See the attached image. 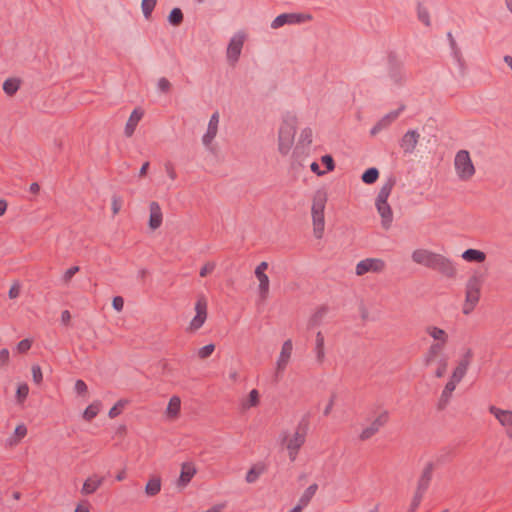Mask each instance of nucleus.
I'll list each match as a JSON object with an SVG mask.
<instances>
[{
    "instance_id": "nucleus-53",
    "label": "nucleus",
    "mask_w": 512,
    "mask_h": 512,
    "mask_svg": "<svg viewBox=\"0 0 512 512\" xmlns=\"http://www.w3.org/2000/svg\"><path fill=\"white\" fill-rule=\"evenodd\" d=\"M321 162L326 167L327 171H332L335 167L334 159L331 155L322 156Z\"/></svg>"
},
{
    "instance_id": "nucleus-57",
    "label": "nucleus",
    "mask_w": 512,
    "mask_h": 512,
    "mask_svg": "<svg viewBox=\"0 0 512 512\" xmlns=\"http://www.w3.org/2000/svg\"><path fill=\"white\" fill-rule=\"evenodd\" d=\"M216 265L213 262H207L201 269H200V276L206 277L208 274L212 273L215 269Z\"/></svg>"
},
{
    "instance_id": "nucleus-37",
    "label": "nucleus",
    "mask_w": 512,
    "mask_h": 512,
    "mask_svg": "<svg viewBox=\"0 0 512 512\" xmlns=\"http://www.w3.org/2000/svg\"><path fill=\"white\" fill-rule=\"evenodd\" d=\"M405 105H401L397 110L391 111L382 117L379 121L382 125L387 128L392 122H394L400 115L402 111H404Z\"/></svg>"
},
{
    "instance_id": "nucleus-59",
    "label": "nucleus",
    "mask_w": 512,
    "mask_h": 512,
    "mask_svg": "<svg viewBox=\"0 0 512 512\" xmlns=\"http://www.w3.org/2000/svg\"><path fill=\"white\" fill-rule=\"evenodd\" d=\"M88 390V387L86 385V383L83 381V380H77L76 383H75V391L79 394V395H84Z\"/></svg>"
},
{
    "instance_id": "nucleus-49",
    "label": "nucleus",
    "mask_w": 512,
    "mask_h": 512,
    "mask_svg": "<svg viewBox=\"0 0 512 512\" xmlns=\"http://www.w3.org/2000/svg\"><path fill=\"white\" fill-rule=\"evenodd\" d=\"M29 387L27 384H21L17 388L16 397L19 403H22L28 396Z\"/></svg>"
},
{
    "instance_id": "nucleus-27",
    "label": "nucleus",
    "mask_w": 512,
    "mask_h": 512,
    "mask_svg": "<svg viewBox=\"0 0 512 512\" xmlns=\"http://www.w3.org/2000/svg\"><path fill=\"white\" fill-rule=\"evenodd\" d=\"M462 258L467 262L482 263L486 259V254L477 249H467L463 252Z\"/></svg>"
},
{
    "instance_id": "nucleus-47",
    "label": "nucleus",
    "mask_w": 512,
    "mask_h": 512,
    "mask_svg": "<svg viewBox=\"0 0 512 512\" xmlns=\"http://www.w3.org/2000/svg\"><path fill=\"white\" fill-rule=\"evenodd\" d=\"M448 366V360L446 357H440L438 360V368L435 372L437 378H441L445 375Z\"/></svg>"
},
{
    "instance_id": "nucleus-41",
    "label": "nucleus",
    "mask_w": 512,
    "mask_h": 512,
    "mask_svg": "<svg viewBox=\"0 0 512 512\" xmlns=\"http://www.w3.org/2000/svg\"><path fill=\"white\" fill-rule=\"evenodd\" d=\"M313 132L309 127L304 128L299 136L298 146H309L312 143Z\"/></svg>"
},
{
    "instance_id": "nucleus-50",
    "label": "nucleus",
    "mask_w": 512,
    "mask_h": 512,
    "mask_svg": "<svg viewBox=\"0 0 512 512\" xmlns=\"http://www.w3.org/2000/svg\"><path fill=\"white\" fill-rule=\"evenodd\" d=\"M214 350H215L214 344L205 345L204 347L199 349L198 356L201 359H206L211 356V354L214 352Z\"/></svg>"
},
{
    "instance_id": "nucleus-52",
    "label": "nucleus",
    "mask_w": 512,
    "mask_h": 512,
    "mask_svg": "<svg viewBox=\"0 0 512 512\" xmlns=\"http://www.w3.org/2000/svg\"><path fill=\"white\" fill-rule=\"evenodd\" d=\"M32 346V341L30 339H23L17 345V351L19 353H26Z\"/></svg>"
},
{
    "instance_id": "nucleus-36",
    "label": "nucleus",
    "mask_w": 512,
    "mask_h": 512,
    "mask_svg": "<svg viewBox=\"0 0 512 512\" xmlns=\"http://www.w3.org/2000/svg\"><path fill=\"white\" fill-rule=\"evenodd\" d=\"M265 468L262 465H254L246 474L245 480L247 483H255L261 474H263Z\"/></svg>"
},
{
    "instance_id": "nucleus-11",
    "label": "nucleus",
    "mask_w": 512,
    "mask_h": 512,
    "mask_svg": "<svg viewBox=\"0 0 512 512\" xmlns=\"http://www.w3.org/2000/svg\"><path fill=\"white\" fill-rule=\"evenodd\" d=\"M389 420V413L387 411H383L380 413L375 420L363 431L361 432L359 438L362 441H366L373 437L376 433L380 431L382 427H384Z\"/></svg>"
},
{
    "instance_id": "nucleus-60",
    "label": "nucleus",
    "mask_w": 512,
    "mask_h": 512,
    "mask_svg": "<svg viewBox=\"0 0 512 512\" xmlns=\"http://www.w3.org/2000/svg\"><path fill=\"white\" fill-rule=\"evenodd\" d=\"M112 306L116 311H121L124 306V300L121 296H116L113 298Z\"/></svg>"
},
{
    "instance_id": "nucleus-14",
    "label": "nucleus",
    "mask_w": 512,
    "mask_h": 512,
    "mask_svg": "<svg viewBox=\"0 0 512 512\" xmlns=\"http://www.w3.org/2000/svg\"><path fill=\"white\" fill-rule=\"evenodd\" d=\"M218 124H219V113L214 112L210 117L207 131L202 138V142L207 148H210L212 141L214 140V138L217 135Z\"/></svg>"
},
{
    "instance_id": "nucleus-42",
    "label": "nucleus",
    "mask_w": 512,
    "mask_h": 512,
    "mask_svg": "<svg viewBox=\"0 0 512 512\" xmlns=\"http://www.w3.org/2000/svg\"><path fill=\"white\" fill-rule=\"evenodd\" d=\"M157 4V0H142L141 8L144 17L149 20L151 18L152 12L155 9Z\"/></svg>"
},
{
    "instance_id": "nucleus-21",
    "label": "nucleus",
    "mask_w": 512,
    "mask_h": 512,
    "mask_svg": "<svg viewBox=\"0 0 512 512\" xmlns=\"http://www.w3.org/2000/svg\"><path fill=\"white\" fill-rule=\"evenodd\" d=\"M143 114V111L139 108H136L132 111L124 130V133L127 137H131L134 134L139 121L143 117Z\"/></svg>"
},
{
    "instance_id": "nucleus-33",
    "label": "nucleus",
    "mask_w": 512,
    "mask_h": 512,
    "mask_svg": "<svg viewBox=\"0 0 512 512\" xmlns=\"http://www.w3.org/2000/svg\"><path fill=\"white\" fill-rule=\"evenodd\" d=\"M20 88V80L17 78H8L3 83V91L8 96H13Z\"/></svg>"
},
{
    "instance_id": "nucleus-48",
    "label": "nucleus",
    "mask_w": 512,
    "mask_h": 512,
    "mask_svg": "<svg viewBox=\"0 0 512 512\" xmlns=\"http://www.w3.org/2000/svg\"><path fill=\"white\" fill-rule=\"evenodd\" d=\"M466 372H467V370H465L464 368L457 365V367L453 371L450 381L457 385L463 379Z\"/></svg>"
},
{
    "instance_id": "nucleus-56",
    "label": "nucleus",
    "mask_w": 512,
    "mask_h": 512,
    "mask_svg": "<svg viewBox=\"0 0 512 512\" xmlns=\"http://www.w3.org/2000/svg\"><path fill=\"white\" fill-rule=\"evenodd\" d=\"M79 271L78 266H72L64 273L62 279L65 283H69L73 276Z\"/></svg>"
},
{
    "instance_id": "nucleus-61",
    "label": "nucleus",
    "mask_w": 512,
    "mask_h": 512,
    "mask_svg": "<svg viewBox=\"0 0 512 512\" xmlns=\"http://www.w3.org/2000/svg\"><path fill=\"white\" fill-rule=\"evenodd\" d=\"M421 501H422V498L414 495L407 512H415L417 510V508L419 507Z\"/></svg>"
},
{
    "instance_id": "nucleus-5",
    "label": "nucleus",
    "mask_w": 512,
    "mask_h": 512,
    "mask_svg": "<svg viewBox=\"0 0 512 512\" xmlns=\"http://www.w3.org/2000/svg\"><path fill=\"white\" fill-rule=\"evenodd\" d=\"M454 166L457 176L462 181L470 180L475 174V167L467 150L456 153Z\"/></svg>"
},
{
    "instance_id": "nucleus-12",
    "label": "nucleus",
    "mask_w": 512,
    "mask_h": 512,
    "mask_svg": "<svg viewBox=\"0 0 512 512\" xmlns=\"http://www.w3.org/2000/svg\"><path fill=\"white\" fill-rule=\"evenodd\" d=\"M489 412L495 416L499 423L505 427L506 435L512 439V411L502 410L494 405L489 407Z\"/></svg>"
},
{
    "instance_id": "nucleus-10",
    "label": "nucleus",
    "mask_w": 512,
    "mask_h": 512,
    "mask_svg": "<svg viewBox=\"0 0 512 512\" xmlns=\"http://www.w3.org/2000/svg\"><path fill=\"white\" fill-rule=\"evenodd\" d=\"M386 267L385 262L379 258H366L356 265V275L362 276L368 272L380 273Z\"/></svg>"
},
{
    "instance_id": "nucleus-40",
    "label": "nucleus",
    "mask_w": 512,
    "mask_h": 512,
    "mask_svg": "<svg viewBox=\"0 0 512 512\" xmlns=\"http://www.w3.org/2000/svg\"><path fill=\"white\" fill-rule=\"evenodd\" d=\"M184 19L183 12L180 8H173L168 16V21L173 26H179Z\"/></svg>"
},
{
    "instance_id": "nucleus-39",
    "label": "nucleus",
    "mask_w": 512,
    "mask_h": 512,
    "mask_svg": "<svg viewBox=\"0 0 512 512\" xmlns=\"http://www.w3.org/2000/svg\"><path fill=\"white\" fill-rule=\"evenodd\" d=\"M327 310L328 309L324 306L320 307L309 319L308 328L318 326L321 323L323 317L326 315Z\"/></svg>"
},
{
    "instance_id": "nucleus-4",
    "label": "nucleus",
    "mask_w": 512,
    "mask_h": 512,
    "mask_svg": "<svg viewBox=\"0 0 512 512\" xmlns=\"http://www.w3.org/2000/svg\"><path fill=\"white\" fill-rule=\"evenodd\" d=\"M481 286L482 281L476 275L470 277L467 281L465 303L462 310L465 315L470 314L479 302Z\"/></svg>"
},
{
    "instance_id": "nucleus-28",
    "label": "nucleus",
    "mask_w": 512,
    "mask_h": 512,
    "mask_svg": "<svg viewBox=\"0 0 512 512\" xmlns=\"http://www.w3.org/2000/svg\"><path fill=\"white\" fill-rule=\"evenodd\" d=\"M455 388H456V384L451 382L450 380L446 383V385L442 391V394L440 396V399H439V404H438L439 409H444L446 407Z\"/></svg>"
},
{
    "instance_id": "nucleus-8",
    "label": "nucleus",
    "mask_w": 512,
    "mask_h": 512,
    "mask_svg": "<svg viewBox=\"0 0 512 512\" xmlns=\"http://www.w3.org/2000/svg\"><path fill=\"white\" fill-rule=\"evenodd\" d=\"M246 35L244 32H237L231 39L227 47V59L233 65L240 57Z\"/></svg>"
},
{
    "instance_id": "nucleus-15",
    "label": "nucleus",
    "mask_w": 512,
    "mask_h": 512,
    "mask_svg": "<svg viewBox=\"0 0 512 512\" xmlns=\"http://www.w3.org/2000/svg\"><path fill=\"white\" fill-rule=\"evenodd\" d=\"M292 350V341L288 339L283 343L279 358L277 360V373H281L286 369L287 364L291 358Z\"/></svg>"
},
{
    "instance_id": "nucleus-38",
    "label": "nucleus",
    "mask_w": 512,
    "mask_h": 512,
    "mask_svg": "<svg viewBox=\"0 0 512 512\" xmlns=\"http://www.w3.org/2000/svg\"><path fill=\"white\" fill-rule=\"evenodd\" d=\"M379 178V171L375 167L368 168L364 171V173L361 176V180L365 184H373L375 183Z\"/></svg>"
},
{
    "instance_id": "nucleus-17",
    "label": "nucleus",
    "mask_w": 512,
    "mask_h": 512,
    "mask_svg": "<svg viewBox=\"0 0 512 512\" xmlns=\"http://www.w3.org/2000/svg\"><path fill=\"white\" fill-rule=\"evenodd\" d=\"M196 472V467L192 462L182 463L181 473L177 481V485L182 488L186 487L195 476Z\"/></svg>"
},
{
    "instance_id": "nucleus-24",
    "label": "nucleus",
    "mask_w": 512,
    "mask_h": 512,
    "mask_svg": "<svg viewBox=\"0 0 512 512\" xmlns=\"http://www.w3.org/2000/svg\"><path fill=\"white\" fill-rule=\"evenodd\" d=\"M318 490V485L316 483L311 484L306 488V490L303 492L301 497L299 498L297 507H300L301 510L305 508L311 501V499L314 497Z\"/></svg>"
},
{
    "instance_id": "nucleus-55",
    "label": "nucleus",
    "mask_w": 512,
    "mask_h": 512,
    "mask_svg": "<svg viewBox=\"0 0 512 512\" xmlns=\"http://www.w3.org/2000/svg\"><path fill=\"white\" fill-rule=\"evenodd\" d=\"M122 206V199L118 195L112 196V212L114 215L118 214Z\"/></svg>"
},
{
    "instance_id": "nucleus-35",
    "label": "nucleus",
    "mask_w": 512,
    "mask_h": 512,
    "mask_svg": "<svg viewBox=\"0 0 512 512\" xmlns=\"http://www.w3.org/2000/svg\"><path fill=\"white\" fill-rule=\"evenodd\" d=\"M326 200V195L318 192L314 196L311 212H324Z\"/></svg>"
},
{
    "instance_id": "nucleus-1",
    "label": "nucleus",
    "mask_w": 512,
    "mask_h": 512,
    "mask_svg": "<svg viewBox=\"0 0 512 512\" xmlns=\"http://www.w3.org/2000/svg\"><path fill=\"white\" fill-rule=\"evenodd\" d=\"M411 257L415 263L437 271L447 278L452 279L457 275L453 262L441 254L426 249H416Z\"/></svg>"
},
{
    "instance_id": "nucleus-3",
    "label": "nucleus",
    "mask_w": 512,
    "mask_h": 512,
    "mask_svg": "<svg viewBox=\"0 0 512 512\" xmlns=\"http://www.w3.org/2000/svg\"><path fill=\"white\" fill-rule=\"evenodd\" d=\"M308 425V419L305 417L298 423L292 436L289 437L288 435H285L283 438V442L286 445L291 462L296 460L299 450L306 441Z\"/></svg>"
},
{
    "instance_id": "nucleus-32",
    "label": "nucleus",
    "mask_w": 512,
    "mask_h": 512,
    "mask_svg": "<svg viewBox=\"0 0 512 512\" xmlns=\"http://www.w3.org/2000/svg\"><path fill=\"white\" fill-rule=\"evenodd\" d=\"M161 491V479L160 477H152L149 479L145 486V493L152 497L157 495Z\"/></svg>"
},
{
    "instance_id": "nucleus-45",
    "label": "nucleus",
    "mask_w": 512,
    "mask_h": 512,
    "mask_svg": "<svg viewBox=\"0 0 512 512\" xmlns=\"http://www.w3.org/2000/svg\"><path fill=\"white\" fill-rule=\"evenodd\" d=\"M259 403V392L256 389H252L249 393L248 399L243 403L245 409L255 407Z\"/></svg>"
},
{
    "instance_id": "nucleus-22",
    "label": "nucleus",
    "mask_w": 512,
    "mask_h": 512,
    "mask_svg": "<svg viewBox=\"0 0 512 512\" xmlns=\"http://www.w3.org/2000/svg\"><path fill=\"white\" fill-rule=\"evenodd\" d=\"M446 345L432 343L424 355L423 363L430 366L441 355Z\"/></svg>"
},
{
    "instance_id": "nucleus-51",
    "label": "nucleus",
    "mask_w": 512,
    "mask_h": 512,
    "mask_svg": "<svg viewBox=\"0 0 512 512\" xmlns=\"http://www.w3.org/2000/svg\"><path fill=\"white\" fill-rule=\"evenodd\" d=\"M171 87H172V85L167 78L162 77L158 80V89L161 92L168 93L171 90Z\"/></svg>"
},
{
    "instance_id": "nucleus-44",
    "label": "nucleus",
    "mask_w": 512,
    "mask_h": 512,
    "mask_svg": "<svg viewBox=\"0 0 512 512\" xmlns=\"http://www.w3.org/2000/svg\"><path fill=\"white\" fill-rule=\"evenodd\" d=\"M128 404V400L120 399L116 402V404L109 410L108 416L110 418H115L122 413L124 407Z\"/></svg>"
},
{
    "instance_id": "nucleus-31",
    "label": "nucleus",
    "mask_w": 512,
    "mask_h": 512,
    "mask_svg": "<svg viewBox=\"0 0 512 512\" xmlns=\"http://www.w3.org/2000/svg\"><path fill=\"white\" fill-rule=\"evenodd\" d=\"M181 408V400L178 396H173L170 398L166 413L167 416L171 419H175L179 416Z\"/></svg>"
},
{
    "instance_id": "nucleus-58",
    "label": "nucleus",
    "mask_w": 512,
    "mask_h": 512,
    "mask_svg": "<svg viewBox=\"0 0 512 512\" xmlns=\"http://www.w3.org/2000/svg\"><path fill=\"white\" fill-rule=\"evenodd\" d=\"M21 291V287L19 282H15L9 289L8 296L10 299H15L19 297Z\"/></svg>"
},
{
    "instance_id": "nucleus-20",
    "label": "nucleus",
    "mask_w": 512,
    "mask_h": 512,
    "mask_svg": "<svg viewBox=\"0 0 512 512\" xmlns=\"http://www.w3.org/2000/svg\"><path fill=\"white\" fill-rule=\"evenodd\" d=\"M149 209H150L149 227L152 230H156L162 224L163 215H162L161 207L158 204V202L153 201L150 203Z\"/></svg>"
},
{
    "instance_id": "nucleus-54",
    "label": "nucleus",
    "mask_w": 512,
    "mask_h": 512,
    "mask_svg": "<svg viewBox=\"0 0 512 512\" xmlns=\"http://www.w3.org/2000/svg\"><path fill=\"white\" fill-rule=\"evenodd\" d=\"M32 376L36 384H40L42 382L43 375L39 365L32 366Z\"/></svg>"
},
{
    "instance_id": "nucleus-19",
    "label": "nucleus",
    "mask_w": 512,
    "mask_h": 512,
    "mask_svg": "<svg viewBox=\"0 0 512 512\" xmlns=\"http://www.w3.org/2000/svg\"><path fill=\"white\" fill-rule=\"evenodd\" d=\"M378 213L381 216V224L384 229H389L393 221V212L388 202L375 203Z\"/></svg>"
},
{
    "instance_id": "nucleus-2",
    "label": "nucleus",
    "mask_w": 512,
    "mask_h": 512,
    "mask_svg": "<svg viewBox=\"0 0 512 512\" xmlns=\"http://www.w3.org/2000/svg\"><path fill=\"white\" fill-rule=\"evenodd\" d=\"M298 119L295 114L287 112L283 115L278 131V150L287 155L294 143Z\"/></svg>"
},
{
    "instance_id": "nucleus-16",
    "label": "nucleus",
    "mask_w": 512,
    "mask_h": 512,
    "mask_svg": "<svg viewBox=\"0 0 512 512\" xmlns=\"http://www.w3.org/2000/svg\"><path fill=\"white\" fill-rule=\"evenodd\" d=\"M388 76L398 86L403 85L407 78L403 65L397 62H390Z\"/></svg>"
},
{
    "instance_id": "nucleus-30",
    "label": "nucleus",
    "mask_w": 512,
    "mask_h": 512,
    "mask_svg": "<svg viewBox=\"0 0 512 512\" xmlns=\"http://www.w3.org/2000/svg\"><path fill=\"white\" fill-rule=\"evenodd\" d=\"M447 37H448V40H449V44H450V47H451V50H452V55H453L454 59L459 64V66L462 69H464L465 68V61L463 59V56H462V53H461L459 47L457 46V43H456L455 39L453 38L452 33L448 32Z\"/></svg>"
},
{
    "instance_id": "nucleus-25",
    "label": "nucleus",
    "mask_w": 512,
    "mask_h": 512,
    "mask_svg": "<svg viewBox=\"0 0 512 512\" xmlns=\"http://www.w3.org/2000/svg\"><path fill=\"white\" fill-rule=\"evenodd\" d=\"M313 219V230L316 238L320 239L323 236L324 232V212H314L312 213Z\"/></svg>"
},
{
    "instance_id": "nucleus-46",
    "label": "nucleus",
    "mask_w": 512,
    "mask_h": 512,
    "mask_svg": "<svg viewBox=\"0 0 512 512\" xmlns=\"http://www.w3.org/2000/svg\"><path fill=\"white\" fill-rule=\"evenodd\" d=\"M418 19L426 26H430V16L428 10L421 4L417 7Z\"/></svg>"
},
{
    "instance_id": "nucleus-13",
    "label": "nucleus",
    "mask_w": 512,
    "mask_h": 512,
    "mask_svg": "<svg viewBox=\"0 0 512 512\" xmlns=\"http://www.w3.org/2000/svg\"><path fill=\"white\" fill-rule=\"evenodd\" d=\"M420 134L416 130H408L401 138L400 147L404 153L411 154L419 141Z\"/></svg>"
},
{
    "instance_id": "nucleus-64",
    "label": "nucleus",
    "mask_w": 512,
    "mask_h": 512,
    "mask_svg": "<svg viewBox=\"0 0 512 512\" xmlns=\"http://www.w3.org/2000/svg\"><path fill=\"white\" fill-rule=\"evenodd\" d=\"M15 434L19 438H23L27 434V428L24 425H18L15 429Z\"/></svg>"
},
{
    "instance_id": "nucleus-23",
    "label": "nucleus",
    "mask_w": 512,
    "mask_h": 512,
    "mask_svg": "<svg viewBox=\"0 0 512 512\" xmlns=\"http://www.w3.org/2000/svg\"><path fill=\"white\" fill-rule=\"evenodd\" d=\"M425 332L434 339V343L446 345L448 342V334L445 330L436 326H427Z\"/></svg>"
},
{
    "instance_id": "nucleus-9",
    "label": "nucleus",
    "mask_w": 512,
    "mask_h": 512,
    "mask_svg": "<svg viewBox=\"0 0 512 512\" xmlns=\"http://www.w3.org/2000/svg\"><path fill=\"white\" fill-rule=\"evenodd\" d=\"M434 470H435L434 462L430 461V462L426 463V465L424 466L422 473L418 479L417 488H416V491L414 494L415 496H418L423 499L424 494L426 493V491L428 490V488L430 486V482L432 480Z\"/></svg>"
},
{
    "instance_id": "nucleus-29",
    "label": "nucleus",
    "mask_w": 512,
    "mask_h": 512,
    "mask_svg": "<svg viewBox=\"0 0 512 512\" xmlns=\"http://www.w3.org/2000/svg\"><path fill=\"white\" fill-rule=\"evenodd\" d=\"M259 281V297L262 301H265L269 294V278L265 273H258L255 275Z\"/></svg>"
},
{
    "instance_id": "nucleus-63",
    "label": "nucleus",
    "mask_w": 512,
    "mask_h": 512,
    "mask_svg": "<svg viewBox=\"0 0 512 512\" xmlns=\"http://www.w3.org/2000/svg\"><path fill=\"white\" fill-rule=\"evenodd\" d=\"M9 361V350L4 348L0 351V365H5Z\"/></svg>"
},
{
    "instance_id": "nucleus-6",
    "label": "nucleus",
    "mask_w": 512,
    "mask_h": 512,
    "mask_svg": "<svg viewBox=\"0 0 512 512\" xmlns=\"http://www.w3.org/2000/svg\"><path fill=\"white\" fill-rule=\"evenodd\" d=\"M311 14L304 13H283L278 15L271 23L272 29H278L286 24H301L312 20Z\"/></svg>"
},
{
    "instance_id": "nucleus-62",
    "label": "nucleus",
    "mask_w": 512,
    "mask_h": 512,
    "mask_svg": "<svg viewBox=\"0 0 512 512\" xmlns=\"http://www.w3.org/2000/svg\"><path fill=\"white\" fill-rule=\"evenodd\" d=\"M335 399H336V394H335V393H333V394L331 395V397H330V400H329V402H328L327 406H326V407H325V409H324L323 414H324L325 416H328V415L330 414V412H331V410H332V408H333V406H334Z\"/></svg>"
},
{
    "instance_id": "nucleus-7",
    "label": "nucleus",
    "mask_w": 512,
    "mask_h": 512,
    "mask_svg": "<svg viewBox=\"0 0 512 512\" xmlns=\"http://www.w3.org/2000/svg\"><path fill=\"white\" fill-rule=\"evenodd\" d=\"M196 315L191 320L188 330L195 332L199 330L207 319V300L204 295H200L195 303Z\"/></svg>"
},
{
    "instance_id": "nucleus-26",
    "label": "nucleus",
    "mask_w": 512,
    "mask_h": 512,
    "mask_svg": "<svg viewBox=\"0 0 512 512\" xmlns=\"http://www.w3.org/2000/svg\"><path fill=\"white\" fill-rule=\"evenodd\" d=\"M395 183L396 181L394 178H389L387 182L381 187L375 203L387 202Z\"/></svg>"
},
{
    "instance_id": "nucleus-34",
    "label": "nucleus",
    "mask_w": 512,
    "mask_h": 512,
    "mask_svg": "<svg viewBox=\"0 0 512 512\" xmlns=\"http://www.w3.org/2000/svg\"><path fill=\"white\" fill-rule=\"evenodd\" d=\"M316 358L318 363H322L324 361L325 352H324V336L319 331L316 334V345H315Z\"/></svg>"
},
{
    "instance_id": "nucleus-43",
    "label": "nucleus",
    "mask_w": 512,
    "mask_h": 512,
    "mask_svg": "<svg viewBox=\"0 0 512 512\" xmlns=\"http://www.w3.org/2000/svg\"><path fill=\"white\" fill-rule=\"evenodd\" d=\"M100 411L99 403L90 404L83 413V418L87 421H91L94 419Z\"/></svg>"
},
{
    "instance_id": "nucleus-18",
    "label": "nucleus",
    "mask_w": 512,
    "mask_h": 512,
    "mask_svg": "<svg viewBox=\"0 0 512 512\" xmlns=\"http://www.w3.org/2000/svg\"><path fill=\"white\" fill-rule=\"evenodd\" d=\"M104 480V477H99L96 474L88 477L83 483L81 494L87 496L95 493L104 483Z\"/></svg>"
}]
</instances>
